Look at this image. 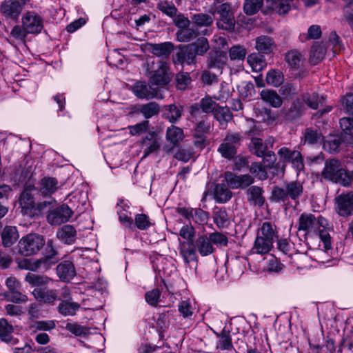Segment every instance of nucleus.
I'll return each mask as SVG.
<instances>
[{
    "label": "nucleus",
    "instance_id": "obj_38",
    "mask_svg": "<svg viewBox=\"0 0 353 353\" xmlns=\"http://www.w3.org/2000/svg\"><path fill=\"white\" fill-rule=\"evenodd\" d=\"M137 111L141 113L145 119H150L159 112L160 108L157 103L150 102L139 105L137 108Z\"/></svg>",
    "mask_w": 353,
    "mask_h": 353
},
{
    "label": "nucleus",
    "instance_id": "obj_57",
    "mask_svg": "<svg viewBox=\"0 0 353 353\" xmlns=\"http://www.w3.org/2000/svg\"><path fill=\"white\" fill-rule=\"evenodd\" d=\"M214 114L215 119L219 121L221 124L228 122L232 118V114L227 107H219L218 105Z\"/></svg>",
    "mask_w": 353,
    "mask_h": 353
},
{
    "label": "nucleus",
    "instance_id": "obj_31",
    "mask_svg": "<svg viewBox=\"0 0 353 353\" xmlns=\"http://www.w3.org/2000/svg\"><path fill=\"white\" fill-rule=\"evenodd\" d=\"M19 239L17 229L14 226H6L1 232L2 243L5 247H10Z\"/></svg>",
    "mask_w": 353,
    "mask_h": 353
},
{
    "label": "nucleus",
    "instance_id": "obj_35",
    "mask_svg": "<svg viewBox=\"0 0 353 353\" xmlns=\"http://www.w3.org/2000/svg\"><path fill=\"white\" fill-rule=\"evenodd\" d=\"M247 62L254 72H260L266 66L263 55L259 53L250 54L247 58Z\"/></svg>",
    "mask_w": 353,
    "mask_h": 353
},
{
    "label": "nucleus",
    "instance_id": "obj_8",
    "mask_svg": "<svg viewBox=\"0 0 353 353\" xmlns=\"http://www.w3.org/2000/svg\"><path fill=\"white\" fill-rule=\"evenodd\" d=\"M68 199L71 209H76L79 212H83L88 201L86 186L81 184L79 188L68 195Z\"/></svg>",
    "mask_w": 353,
    "mask_h": 353
},
{
    "label": "nucleus",
    "instance_id": "obj_36",
    "mask_svg": "<svg viewBox=\"0 0 353 353\" xmlns=\"http://www.w3.org/2000/svg\"><path fill=\"white\" fill-rule=\"evenodd\" d=\"M20 268L29 270L30 271H37L40 268L47 270L50 268L48 264H47L46 259H26L23 263L19 265Z\"/></svg>",
    "mask_w": 353,
    "mask_h": 353
},
{
    "label": "nucleus",
    "instance_id": "obj_40",
    "mask_svg": "<svg viewBox=\"0 0 353 353\" xmlns=\"http://www.w3.org/2000/svg\"><path fill=\"white\" fill-rule=\"evenodd\" d=\"M287 194L289 198L296 200L299 198L303 192V184L300 181H291L285 185Z\"/></svg>",
    "mask_w": 353,
    "mask_h": 353
},
{
    "label": "nucleus",
    "instance_id": "obj_47",
    "mask_svg": "<svg viewBox=\"0 0 353 353\" xmlns=\"http://www.w3.org/2000/svg\"><path fill=\"white\" fill-rule=\"evenodd\" d=\"M79 308V305L74 302L62 301L58 307L59 312L63 316H73Z\"/></svg>",
    "mask_w": 353,
    "mask_h": 353
},
{
    "label": "nucleus",
    "instance_id": "obj_64",
    "mask_svg": "<svg viewBox=\"0 0 353 353\" xmlns=\"http://www.w3.org/2000/svg\"><path fill=\"white\" fill-rule=\"evenodd\" d=\"M179 236L185 239V242L192 241L194 243V237L195 235V230L192 225L183 226L179 233Z\"/></svg>",
    "mask_w": 353,
    "mask_h": 353
},
{
    "label": "nucleus",
    "instance_id": "obj_32",
    "mask_svg": "<svg viewBox=\"0 0 353 353\" xmlns=\"http://www.w3.org/2000/svg\"><path fill=\"white\" fill-rule=\"evenodd\" d=\"M213 220L219 228H225L230 224V219L224 208H216L213 212Z\"/></svg>",
    "mask_w": 353,
    "mask_h": 353
},
{
    "label": "nucleus",
    "instance_id": "obj_30",
    "mask_svg": "<svg viewBox=\"0 0 353 353\" xmlns=\"http://www.w3.org/2000/svg\"><path fill=\"white\" fill-rule=\"evenodd\" d=\"M261 99L273 108H279L283 103V100L279 94L273 90H263L261 93Z\"/></svg>",
    "mask_w": 353,
    "mask_h": 353
},
{
    "label": "nucleus",
    "instance_id": "obj_48",
    "mask_svg": "<svg viewBox=\"0 0 353 353\" xmlns=\"http://www.w3.org/2000/svg\"><path fill=\"white\" fill-rule=\"evenodd\" d=\"M57 254V252L53 247L52 240H48L45 250V255L42 258L46 259L47 264L50 268L58 261V258L56 256Z\"/></svg>",
    "mask_w": 353,
    "mask_h": 353
},
{
    "label": "nucleus",
    "instance_id": "obj_55",
    "mask_svg": "<svg viewBox=\"0 0 353 353\" xmlns=\"http://www.w3.org/2000/svg\"><path fill=\"white\" fill-rule=\"evenodd\" d=\"M176 36L177 41L180 42H188L197 36V32L194 29L188 27L178 30Z\"/></svg>",
    "mask_w": 353,
    "mask_h": 353
},
{
    "label": "nucleus",
    "instance_id": "obj_16",
    "mask_svg": "<svg viewBox=\"0 0 353 353\" xmlns=\"http://www.w3.org/2000/svg\"><path fill=\"white\" fill-rule=\"evenodd\" d=\"M224 179L228 186L233 189L245 188L254 182V179L249 174L236 176L231 172L224 173Z\"/></svg>",
    "mask_w": 353,
    "mask_h": 353
},
{
    "label": "nucleus",
    "instance_id": "obj_28",
    "mask_svg": "<svg viewBox=\"0 0 353 353\" xmlns=\"http://www.w3.org/2000/svg\"><path fill=\"white\" fill-rule=\"evenodd\" d=\"M147 50L157 57H167L173 50V45L170 42L159 44L148 43Z\"/></svg>",
    "mask_w": 353,
    "mask_h": 353
},
{
    "label": "nucleus",
    "instance_id": "obj_19",
    "mask_svg": "<svg viewBox=\"0 0 353 353\" xmlns=\"http://www.w3.org/2000/svg\"><path fill=\"white\" fill-rule=\"evenodd\" d=\"M218 12L220 14L218 26L225 29H232L234 25V19L230 4L226 3L221 4L219 8Z\"/></svg>",
    "mask_w": 353,
    "mask_h": 353
},
{
    "label": "nucleus",
    "instance_id": "obj_15",
    "mask_svg": "<svg viewBox=\"0 0 353 353\" xmlns=\"http://www.w3.org/2000/svg\"><path fill=\"white\" fill-rule=\"evenodd\" d=\"M336 204V210L340 216H348L353 214V192L338 196Z\"/></svg>",
    "mask_w": 353,
    "mask_h": 353
},
{
    "label": "nucleus",
    "instance_id": "obj_17",
    "mask_svg": "<svg viewBox=\"0 0 353 353\" xmlns=\"http://www.w3.org/2000/svg\"><path fill=\"white\" fill-rule=\"evenodd\" d=\"M23 3L17 0H5L0 6V12L6 17L17 19L23 6Z\"/></svg>",
    "mask_w": 353,
    "mask_h": 353
},
{
    "label": "nucleus",
    "instance_id": "obj_6",
    "mask_svg": "<svg viewBox=\"0 0 353 353\" xmlns=\"http://www.w3.org/2000/svg\"><path fill=\"white\" fill-rule=\"evenodd\" d=\"M241 136L239 133L228 134L219 145L218 151L222 157L230 159L236 153V148L239 145Z\"/></svg>",
    "mask_w": 353,
    "mask_h": 353
},
{
    "label": "nucleus",
    "instance_id": "obj_54",
    "mask_svg": "<svg viewBox=\"0 0 353 353\" xmlns=\"http://www.w3.org/2000/svg\"><path fill=\"white\" fill-rule=\"evenodd\" d=\"M2 295L6 301L15 303H25L28 301V296L22 294L20 290H14L11 292H5Z\"/></svg>",
    "mask_w": 353,
    "mask_h": 353
},
{
    "label": "nucleus",
    "instance_id": "obj_56",
    "mask_svg": "<svg viewBox=\"0 0 353 353\" xmlns=\"http://www.w3.org/2000/svg\"><path fill=\"white\" fill-rule=\"evenodd\" d=\"M157 8L170 17H173L177 12V8L174 3L165 0L159 1L157 4Z\"/></svg>",
    "mask_w": 353,
    "mask_h": 353
},
{
    "label": "nucleus",
    "instance_id": "obj_51",
    "mask_svg": "<svg viewBox=\"0 0 353 353\" xmlns=\"http://www.w3.org/2000/svg\"><path fill=\"white\" fill-rule=\"evenodd\" d=\"M189 46L194 50L196 55H203L210 48L208 39L204 37L199 38Z\"/></svg>",
    "mask_w": 353,
    "mask_h": 353
},
{
    "label": "nucleus",
    "instance_id": "obj_5",
    "mask_svg": "<svg viewBox=\"0 0 353 353\" xmlns=\"http://www.w3.org/2000/svg\"><path fill=\"white\" fill-rule=\"evenodd\" d=\"M148 65L154 70V73L150 77V82L152 85L163 86L168 83L170 77L168 74V66L166 62L158 61L155 63L152 61Z\"/></svg>",
    "mask_w": 353,
    "mask_h": 353
},
{
    "label": "nucleus",
    "instance_id": "obj_61",
    "mask_svg": "<svg viewBox=\"0 0 353 353\" xmlns=\"http://www.w3.org/2000/svg\"><path fill=\"white\" fill-rule=\"evenodd\" d=\"M240 94L244 98H250L254 95V84L251 81H243L238 87Z\"/></svg>",
    "mask_w": 353,
    "mask_h": 353
},
{
    "label": "nucleus",
    "instance_id": "obj_49",
    "mask_svg": "<svg viewBox=\"0 0 353 353\" xmlns=\"http://www.w3.org/2000/svg\"><path fill=\"white\" fill-rule=\"evenodd\" d=\"M165 116L171 123L176 122L182 115V108L172 104L166 106Z\"/></svg>",
    "mask_w": 353,
    "mask_h": 353
},
{
    "label": "nucleus",
    "instance_id": "obj_26",
    "mask_svg": "<svg viewBox=\"0 0 353 353\" xmlns=\"http://www.w3.org/2000/svg\"><path fill=\"white\" fill-rule=\"evenodd\" d=\"M227 59V54L223 51L210 52L208 56V68L220 70L226 63Z\"/></svg>",
    "mask_w": 353,
    "mask_h": 353
},
{
    "label": "nucleus",
    "instance_id": "obj_21",
    "mask_svg": "<svg viewBox=\"0 0 353 353\" xmlns=\"http://www.w3.org/2000/svg\"><path fill=\"white\" fill-rule=\"evenodd\" d=\"M57 273L61 281H69L74 278L76 271L71 261H65L57 265Z\"/></svg>",
    "mask_w": 353,
    "mask_h": 353
},
{
    "label": "nucleus",
    "instance_id": "obj_62",
    "mask_svg": "<svg viewBox=\"0 0 353 353\" xmlns=\"http://www.w3.org/2000/svg\"><path fill=\"white\" fill-rule=\"evenodd\" d=\"M161 292L159 289H153L145 294V301L151 306H157L160 302Z\"/></svg>",
    "mask_w": 353,
    "mask_h": 353
},
{
    "label": "nucleus",
    "instance_id": "obj_46",
    "mask_svg": "<svg viewBox=\"0 0 353 353\" xmlns=\"http://www.w3.org/2000/svg\"><path fill=\"white\" fill-rule=\"evenodd\" d=\"M215 334L219 338L217 348L221 350H230L232 348L233 346L230 332L223 329L221 333L216 332Z\"/></svg>",
    "mask_w": 353,
    "mask_h": 353
},
{
    "label": "nucleus",
    "instance_id": "obj_18",
    "mask_svg": "<svg viewBox=\"0 0 353 353\" xmlns=\"http://www.w3.org/2000/svg\"><path fill=\"white\" fill-rule=\"evenodd\" d=\"M143 147V158L157 152L161 146L160 140L154 132H148L141 141Z\"/></svg>",
    "mask_w": 353,
    "mask_h": 353
},
{
    "label": "nucleus",
    "instance_id": "obj_24",
    "mask_svg": "<svg viewBox=\"0 0 353 353\" xmlns=\"http://www.w3.org/2000/svg\"><path fill=\"white\" fill-rule=\"evenodd\" d=\"M196 56L194 50L188 45L176 52L174 57V61L176 63L190 65L194 63Z\"/></svg>",
    "mask_w": 353,
    "mask_h": 353
},
{
    "label": "nucleus",
    "instance_id": "obj_53",
    "mask_svg": "<svg viewBox=\"0 0 353 353\" xmlns=\"http://www.w3.org/2000/svg\"><path fill=\"white\" fill-rule=\"evenodd\" d=\"M303 100L311 108L316 110L319 105L323 103L324 97H319L318 94L313 92L312 94L306 93L303 95Z\"/></svg>",
    "mask_w": 353,
    "mask_h": 353
},
{
    "label": "nucleus",
    "instance_id": "obj_23",
    "mask_svg": "<svg viewBox=\"0 0 353 353\" xmlns=\"http://www.w3.org/2000/svg\"><path fill=\"white\" fill-rule=\"evenodd\" d=\"M32 294L37 300L44 303H51L59 299V291L57 290L36 288Z\"/></svg>",
    "mask_w": 353,
    "mask_h": 353
},
{
    "label": "nucleus",
    "instance_id": "obj_52",
    "mask_svg": "<svg viewBox=\"0 0 353 353\" xmlns=\"http://www.w3.org/2000/svg\"><path fill=\"white\" fill-rule=\"evenodd\" d=\"M121 209L118 210V215L119 221L126 228H131L133 226V219L131 217V213L128 212L124 207H126V204L123 201L120 203Z\"/></svg>",
    "mask_w": 353,
    "mask_h": 353
},
{
    "label": "nucleus",
    "instance_id": "obj_42",
    "mask_svg": "<svg viewBox=\"0 0 353 353\" xmlns=\"http://www.w3.org/2000/svg\"><path fill=\"white\" fill-rule=\"evenodd\" d=\"M214 196L217 201L225 203L232 197L231 191L223 183H219L214 188Z\"/></svg>",
    "mask_w": 353,
    "mask_h": 353
},
{
    "label": "nucleus",
    "instance_id": "obj_44",
    "mask_svg": "<svg viewBox=\"0 0 353 353\" xmlns=\"http://www.w3.org/2000/svg\"><path fill=\"white\" fill-rule=\"evenodd\" d=\"M265 80L268 85L279 87L283 83L284 77L279 70H271L267 73Z\"/></svg>",
    "mask_w": 353,
    "mask_h": 353
},
{
    "label": "nucleus",
    "instance_id": "obj_37",
    "mask_svg": "<svg viewBox=\"0 0 353 353\" xmlns=\"http://www.w3.org/2000/svg\"><path fill=\"white\" fill-rule=\"evenodd\" d=\"M211 128L210 122L208 117L204 115L202 117L201 121H199L194 128V136L199 138V142H203L205 140V135L210 132Z\"/></svg>",
    "mask_w": 353,
    "mask_h": 353
},
{
    "label": "nucleus",
    "instance_id": "obj_10",
    "mask_svg": "<svg viewBox=\"0 0 353 353\" xmlns=\"http://www.w3.org/2000/svg\"><path fill=\"white\" fill-rule=\"evenodd\" d=\"M72 214V209L69 206L62 205L50 211L47 216V220L52 225H59L67 222Z\"/></svg>",
    "mask_w": 353,
    "mask_h": 353
},
{
    "label": "nucleus",
    "instance_id": "obj_9",
    "mask_svg": "<svg viewBox=\"0 0 353 353\" xmlns=\"http://www.w3.org/2000/svg\"><path fill=\"white\" fill-rule=\"evenodd\" d=\"M60 185L57 179L46 176L41 179L37 188L41 199L50 201L51 204L52 202V195L57 191Z\"/></svg>",
    "mask_w": 353,
    "mask_h": 353
},
{
    "label": "nucleus",
    "instance_id": "obj_20",
    "mask_svg": "<svg viewBox=\"0 0 353 353\" xmlns=\"http://www.w3.org/2000/svg\"><path fill=\"white\" fill-rule=\"evenodd\" d=\"M132 90L137 97L142 99H150L157 94L154 88L143 81L137 82L132 86Z\"/></svg>",
    "mask_w": 353,
    "mask_h": 353
},
{
    "label": "nucleus",
    "instance_id": "obj_33",
    "mask_svg": "<svg viewBox=\"0 0 353 353\" xmlns=\"http://www.w3.org/2000/svg\"><path fill=\"white\" fill-rule=\"evenodd\" d=\"M285 60L290 68H299L303 63L304 58L300 51L291 50L285 54Z\"/></svg>",
    "mask_w": 353,
    "mask_h": 353
},
{
    "label": "nucleus",
    "instance_id": "obj_11",
    "mask_svg": "<svg viewBox=\"0 0 353 353\" xmlns=\"http://www.w3.org/2000/svg\"><path fill=\"white\" fill-rule=\"evenodd\" d=\"M22 26L28 34H38L43 28L41 17L34 12H28L22 17Z\"/></svg>",
    "mask_w": 353,
    "mask_h": 353
},
{
    "label": "nucleus",
    "instance_id": "obj_22",
    "mask_svg": "<svg viewBox=\"0 0 353 353\" xmlns=\"http://www.w3.org/2000/svg\"><path fill=\"white\" fill-rule=\"evenodd\" d=\"M179 248L180 254L185 263L196 261L197 256L194 243L180 241Z\"/></svg>",
    "mask_w": 353,
    "mask_h": 353
},
{
    "label": "nucleus",
    "instance_id": "obj_43",
    "mask_svg": "<svg viewBox=\"0 0 353 353\" xmlns=\"http://www.w3.org/2000/svg\"><path fill=\"white\" fill-rule=\"evenodd\" d=\"M248 199L254 205L261 206L264 203L262 189L258 186H252L248 190Z\"/></svg>",
    "mask_w": 353,
    "mask_h": 353
},
{
    "label": "nucleus",
    "instance_id": "obj_34",
    "mask_svg": "<svg viewBox=\"0 0 353 353\" xmlns=\"http://www.w3.org/2000/svg\"><path fill=\"white\" fill-rule=\"evenodd\" d=\"M273 245V241L256 235L253 250L257 254H264L270 252Z\"/></svg>",
    "mask_w": 353,
    "mask_h": 353
},
{
    "label": "nucleus",
    "instance_id": "obj_2",
    "mask_svg": "<svg viewBox=\"0 0 353 353\" xmlns=\"http://www.w3.org/2000/svg\"><path fill=\"white\" fill-rule=\"evenodd\" d=\"M19 203L23 214L32 216L49 205L50 201H41L38 189L34 185H29L22 192Z\"/></svg>",
    "mask_w": 353,
    "mask_h": 353
},
{
    "label": "nucleus",
    "instance_id": "obj_12",
    "mask_svg": "<svg viewBox=\"0 0 353 353\" xmlns=\"http://www.w3.org/2000/svg\"><path fill=\"white\" fill-rule=\"evenodd\" d=\"M218 104L210 96H206L202 98L199 103L193 104L190 107V112L194 118L199 116L201 112L209 114L214 112Z\"/></svg>",
    "mask_w": 353,
    "mask_h": 353
},
{
    "label": "nucleus",
    "instance_id": "obj_25",
    "mask_svg": "<svg viewBox=\"0 0 353 353\" xmlns=\"http://www.w3.org/2000/svg\"><path fill=\"white\" fill-rule=\"evenodd\" d=\"M77 232L74 228L70 225H65L58 229L57 238L66 244H72L76 239Z\"/></svg>",
    "mask_w": 353,
    "mask_h": 353
},
{
    "label": "nucleus",
    "instance_id": "obj_39",
    "mask_svg": "<svg viewBox=\"0 0 353 353\" xmlns=\"http://www.w3.org/2000/svg\"><path fill=\"white\" fill-rule=\"evenodd\" d=\"M326 53V48L323 43H316L312 46L311 49L310 61L315 65L320 62L325 57Z\"/></svg>",
    "mask_w": 353,
    "mask_h": 353
},
{
    "label": "nucleus",
    "instance_id": "obj_41",
    "mask_svg": "<svg viewBox=\"0 0 353 353\" xmlns=\"http://www.w3.org/2000/svg\"><path fill=\"white\" fill-rule=\"evenodd\" d=\"M257 235L274 242V239L276 236V227L272 223L265 221L259 229Z\"/></svg>",
    "mask_w": 353,
    "mask_h": 353
},
{
    "label": "nucleus",
    "instance_id": "obj_13",
    "mask_svg": "<svg viewBox=\"0 0 353 353\" xmlns=\"http://www.w3.org/2000/svg\"><path fill=\"white\" fill-rule=\"evenodd\" d=\"M278 154L284 162H290L296 170L301 171L303 168L304 165L300 152L283 147L279 150Z\"/></svg>",
    "mask_w": 353,
    "mask_h": 353
},
{
    "label": "nucleus",
    "instance_id": "obj_63",
    "mask_svg": "<svg viewBox=\"0 0 353 353\" xmlns=\"http://www.w3.org/2000/svg\"><path fill=\"white\" fill-rule=\"evenodd\" d=\"M130 133L132 136H139L146 132L149 128V121H144L141 123H137L136 125L128 127Z\"/></svg>",
    "mask_w": 353,
    "mask_h": 353
},
{
    "label": "nucleus",
    "instance_id": "obj_60",
    "mask_svg": "<svg viewBox=\"0 0 353 353\" xmlns=\"http://www.w3.org/2000/svg\"><path fill=\"white\" fill-rule=\"evenodd\" d=\"M263 0H245L243 6L247 14H255L262 6Z\"/></svg>",
    "mask_w": 353,
    "mask_h": 353
},
{
    "label": "nucleus",
    "instance_id": "obj_58",
    "mask_svg": "<svg viewBox=\"0 0 353 353\" xmlns=\"http://www.w3.org/2000/svg\"><path fill=\"white\" fill-rule=\"evenodd\" d=\"M193 23L199 27L209 26L213 22L211 15L204 13L194 14L192 17Z\"/></svg>",
    "mask_w": 353,
    "mask_h": 353
},
{
    "label": "nucleus",
    "instance_id": "obj_27",
    "mask_svg": "<svg viewBox=\"0 0 353 353\" xmlns=\"http://www.w3.org/2000/svg\"><path fill=\"white\" fill-rule=\"evenodd\" d=\"M194 246L199 254L203 256L210 255L214 251V248L211 241L209 236H207L206 235L199 236L195 241Z\"/></svg>",
    "mask_w": 353,
    "mask_h": 353
},
{
    "label": "nucleus",
    "instance_id": "obj_14",
    "mask_svg": "<svg viewBox=\"0 0 353 353\" xmlns=\"http://www.w3.org/2000/svg\"><path fill=\"white\" fill-rule=\"evenodd\" d=\"M278 154L284 162H290L296 170L301 171L303 168L304 165L300 152L283 147L279 150Z\"/></svg>",
    "mask_w": 353,
    "mask_h": 353
},
{
    "label": "nucleus",
    "instance_id": "obj_7",
    "mask_svg": "<svg viewBox=\"0 0 353 353\" xmlns=\"http://www.w3.org/2000/svg\"><path fill=\"white\" fill-rule=\"evenodd\" d=\"M176 212L190 223L194 222L199 225L206 223L209 219L208 213L200 208L179 207Z\"/></svg>",
    "mask_w": 353,
    "mask_h": 353
},
{
    "label": "nucleus",
    "instance_id": "obj_29",
    "mask_svg": "<svg viewBox=\"0 0 353 353\" xmlns=\"http://www.w3.org/2000/svg\"><path fill=\"white\" fill-rule=\"evenodd\" d=\"M276 45L273 39L268 36H260L256 39L255 48L260 53L270 54Z\"/></svg>",
    "mask_w": 353,
    "mask_h": 353
},
{
    "label": "nucleus",
    "instance_id": "obj_50",
    "mask_svg": "<svg viewBox=\"0 0 353 353\" xmlns=\"http://www.w3.org/2000/svg\"><path fill=\"white\" fill-rule=\"evenodd\" d=\"M166 137L168 141L175 145L183 139V132L181 128L172 125L167 129Z\"/></svg>",
    "mask_w": 353,
    "mask_h": 353
},
{
    "label": "nucleus",
    "instance_id": "obj_4",
    "mask_svg": "<svg viewBox=\"0 0 353 353\" xmlns=\"http://www.w3.org/2000/svg\"><path fill=\"white\" fill-rule=\"evenodd\" d=\"M324 178L336 183H340L344 186L349 185V177L346 171L341 167L339 161L330 159L327 161L322 172Z\"/></svg>",
    "mask_w": 353,
    "mask_h": 353
},
{
    "label": "nucleus",
    "instance_id": "obj_45",
    "mask_svg": "<svg viewBox=\"0 0 353 353\" xmlns=\"http://www.w3.org/2000/svg\"><path fill=\"white\" fill-rule=\"evenodd\" d=\"M13 332V327L9 324L8 321L5 319H0V338L2 341L7 343H10L12 340V333Z\"/></svg>",
    "mask_w": 353,
    "mask_h": 353
},
{
    "label": "nucleus",
    "instance_id": "obj_1",
    "mask_svg": "<svg viewBox=\"0 0 353 353\" xmlns=\"http://www.w3.org/2000/svg\"><path fill=\"white\" fill-rule=\"evenodd\" d=\"M299 231H303L308 235H317L320 239V249L316 252V260L319 263H325L329 261L327 252L332 250V241L330 236L331 228L327 219L319 215L316 217L310 213H303L299 219Z\"/></svg>",
    "mask_w": 353,
    "mask_h": 353
},
{
    "label": "nucleus",
    "instance_id": "obj_3",
    "mask_svg": "<svg viewBox=\"0 0 353 353\" xmlns=\"http://www.w3.org/2000/svg\"><path fill=\"white\" fill-rule=\"evenodd\" d=\"M43 236L35 233L23 236L17 244L18 252L23 256H31L37 254L45 245Z\"/></svg>",
    "mask_w": 353,
    "mask_h": 353
},
{
    "label": "nucleus",
    "instance_id": "obj_59",
    "mask_svg": "<svg viewBox=\"0 0 353 353\" xmlns=\"http://www.w3.org/2000/svg\"><path fill=\"white\" fill-rule=\"evenodd\" d=\"M25 281L32 286H39L47 284L50 281V279L46 276L33 273H28L25 278Z\"/></svg>",
    "mask_w": 353,
    "mask_h": 353
}]
</instances>
